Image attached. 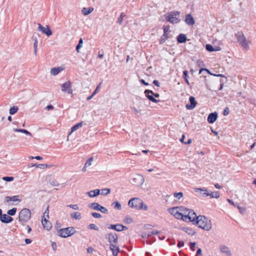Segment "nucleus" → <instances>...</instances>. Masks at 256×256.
Instances as JSON below:
<instances>
[{"mask_svg": "<svg viewBox=\"0 0 256 256\" xmlns=\"http://www.w3.org/2000/svg\"><path fill=\"white\" fill-rule=\"evenodd\" d=\"M214 45L209 44V52H212L214 51H218L221 50L220 46L214 45Z\"/></svg>", "mask_w": 256, "mask_h": 256, "instance_id": "24", "label": "nucleus"}, {"mask_svg": "<svg viewBox=\"0 0 256 256\" xmlns=\"http://www.w3.org/2000/svg\"><path fill=\"white\" fill-rule=\"evenodd\" d=\"M209 75H210L212 76H216V77H224V75L222 74H216L214 73H212V72L209 70L208 72Z\"/></svg>", "mask_w": 256, "mask_h": 256, "instance_id": "46", "label": "nucleus"}, {"mask_svg": "<svg viewBox=\"0 0 256 256\" xmlns=\"http://www.w3.org/2000/svg\"><path fill=\"white\" fill-rule=\"evenodd\" d=\"M198 216L193 210H190L187 215H184V220L186 221L188 220L190 222H192L194 223Z\"/></svg>", "mask_w": 256, "mask_h": 256, "instance_id": "13", "label": "nucleus"}, {"mask_svg": "<svg viewBox=\"0 0 256 256\" xmlns=\"http://www.w3.org/2000/svg\"><path fill=\"white\" fill-rule=\"evenodd\" d=\"M54 108V107L51 105V104H50V105H48L46 108V109L48 110H52Z\"/></svg>", "mask_w": 256, "mask_h": 256, "instance_id": "64", "label": "nucleus"}, {"mask_svg": "<svg viewBox=\"0 0 256 256\" xmlns=\"http://www.w3.org/2000/svg\"><path fill=\"white\" fill-rule=\"evenodd\" d=\"M190 235H193L195 234V232L191 229L187 228V230L186 231Z\"/></svg>", "mask_w": 256, "mask_h": 256, "instance_id": "58", "label": "nucleus"}, {"mask_svg": "<svg viewBox=\"0 0 256 256\" xmlns=\"http://www.w3.org/2000/svg\"><path fill=\"white\" fill-rule=\"evenodd\" d=\"M87 194L90 198H94L96 196V194L94 190H90L87 192Z\"/></svg>", "mask_w": 256, "mask_h": 256, "instance_id": "49", "label": "nucleus"}, {"mask_svg": "<svg viewBox=\"0 0 256 256\" xmlns=\"http://www.w3.org/2000/svg\"><path fill=\"white\" fill-rule=\"evenodd\" d=\"M183 78L184 80H186L188 78V72L186 70H185L183 72Z\"/></svg>", "mask_w": 256, "mask_h": 256, "instance_id": "59", "label": "nucleus"}, {"mask_svg": "<svg viewBox=\"0 0 256 256\" xmlns=\"http://www.w3.org/2000/svg\"><path fill=\"white\" fill-rule=\"evenodd\" d=\"M18 198H19L18 196H11V197L6 196L5 199L6 202H9V201L16 202L18 200H18Z\"/></svg>", "mask_w": 256, "mask_h": 256, "instance_id": "29", "label": "nucleus"}, {"mask_svg": "<svg viewBox=\"0 0 256 256\" xmlns=\"http://www.w3.org/2000/svg\"><path fill=\"white\" fill-rule=\"evenodd\" d=\"M118 244H110V250L113 251L117 248H120L117 246Z\"/></svg>", "mask_w": 256, "mask_h": 256, "instance_id": "42", "label": "nucleus"}, {"mask_svg": "<svg viewBox=\"0 0 256 256\" xmlns=\"http://www.w3.org/2000/svg\"><path fill=\"white\" fill-rule=\"evenodd\" d=\"M0 220L2 223L8 224L13 220V218L8 216V214H2L0 217Z\"/></svg>", "mask_w": 256, "mask_h": 256, "instance_id": "17", "label": "nucleus"}, {"mask_svg": "<svg viewBox=\"0 0 256 256\" xmlns=\"http://www.w3.org/2000/svg\"><path fill=\"white\" fill-rule=\"evenodd\" d=\"M218 113L216 112H212L209 114V123L212 124L218 118Z\"/></svg>", "mask_w": 256, "mask_h": 256, "instance_id": "21", "label": "nucleus"}, {"mask_svg": "<svg viewBox=\"0 0 256 256\" xmlns=\"http://www.w3.org/2000/svg\"><path fill=\"white\" fill-rule=\"evenodd\" d=\"M235 36L238 42L244 49L246 50H248L249 49V44H250V42L246 40V38L242 32H238L236 34Z\"/></svg>", "mask_w": 256, "mask_h": 256, "instance_id": "4", "label": "nucleus"}, {"mask_svg": "<svg viewBox=\"0 0 256 256\" xmlns=\"http://www.w3.org/2000/svg\"><path fill=\"white\" fill-rule=\"evenodd\" d=\"M184 22L188 26H193L195 23L194 20L190 14H186Z\"/></svg>", "mask_w": 256, "mask_h": 256, "instance_id": "18", "label": "nucleus"}, {"mask_svg": "<svg viewBox=\"0 0 256 256\" xmlns=\"http://www.w3.org/2000/svg\"><path fill=\"white\" fill-rule=\"evenodd\" d=\"M76 232V230L73 227H68L62 228L58 231L57 235L62 238H67L71 236Z\"/></svg>", "mask_w": 256, "mask_h": 256, "instance_id": "5", "label": "nucleus"}, {"mask_svg": "<svg viewBox=\"0 0 256 256\" xmlns=\"http://www.w3.org/2000/svg\"><path fill=\"white\" fill-rule=\"evenodd\" d=\"M176 40L178 43L182 44L186 42L187 38L184 34H180L176 37Z\"/></svg>", "mask_w": 256, "mask_h": 256, "instance_id": "20", "label": "nucleus"}, {"mask_svg": "<svg viewBox=\"0 0 256 256\" xmlns=\"http://www.w3.org/2000/svg\"><path fill=\"white\" fill-rule=\"evenodd\" d=\"M13 130L16 132H22L24 133L26 135H28L30 136H32L31 133L28 132V130L25 129H22V128H14L13 129Z\"/></svg>", "mask_w": 256, "mask_h": 256, "instance_id": "26", "label": "nucleus"}, {"mask_svg": "<svg viewBox=\"0 0 256 256\" xmlns=\"http://www.w3.org/2000/svg\"><path fill=\"white\" fill-rule=\"evenodd\" d=\"M83 44V40L82 38H80L78 41V43L76 46V50L77 52H80L79 50L82 47Z\"/></svg>", "mask_w": 256, "mask_h": 256, "instance_id": "38", "label": "nucleus"}, {"mask_svg": "<svg viewBox=\"0 0 256 256\" xmlns=\"http://www.w3.org/2000/svg\"><path fill=\"white\" fill-rule=\"evenodd\" d=\"M170 26H166L164 28V34L159 40V44H162L168 38V34L170 32Z\"/></svg>", "mask_w": 256, "mask_h": 256, "instance_id": "14", "label": "nucleus"}, {"mask_svg": "<svg viewBox=\"0 0 256 256\" xmlns=\"http://www.w3.org/2000/svg\"><path fill=\"white\" fill-rule=\"evenodd\" d=\"M220 251L224 254H225L228 256H230L232 254L230 248L226 246H220Z\"/></svg>", "mask_w": 256, "mask_h": 256, "instance_id": "19", "label": "nucleus"}, {"mask_svg": "<svg viewBox=\"0 0 256 256\" xmlns=\"http://www.w3.org/2000/svg\"><path fill=\"white\" fill-rule=\"evenodd\" d=\"M82 122H78V123L74 125L71 128L70 133H72V132H74V131L77 130L78 128H80L82 127Z\"/></svg>", "mask_w": 256, "mask_h": 256, "instance_id": "31", "label": "nucleus"}, {"mask_svg": "<svg viewBox=\"0 0 256 256\" xmlns=\"http://www.w3.org/2000/svg\"><path fill=\"white\" fill-rule=\"evenodd\" d=\"M110 192V188H104L102 190V192L100 194L106 196Z\"/></svg>", "mask_w": 256, "mask_h": 256, "instance_id": "40", "label": "nucleus"}, {"mask_svg": "<svg viewBox=\"0 0 256 256\" xmlns=\"http://www.w3.org/2000/svg\"><path fill=\"white\" fill-rule=\"evenodd\" d=\"M174 198L180 200L183 196V193L182 192H174Z\"/></svg>", "mask_w": 256, "mask_h": 256, "instance_id": "41", "label": "nucleus"}, {"mask_svg": "<svg viewBox=\"0 0 256 256\" xmlns=\"http://www.w3.org/2000/svg\"><path fill=\"white\" fill-rule=\"evenodd\" d=\"M94 10V8L90 7L88 8H84L82 9V12L84 16H87L90 14Z\"/></svg>", "mask_w": 256, "mask_h": 256, "instance_id": "28", "label": "nucleus"}, {"mask_svg": "<svg viewBox=\"0 0 256 256\" xmlns=\"http://www.w3.org/2000/svg\"><path fill=\"white\" fill-rule=\"evenodd\" d=\"M151 236H152V235H151V234H150V232H145L142 235V237L144 238H149V237H150Z\"/></svg>", "mask_w": 256, "mask_h": 256, "instance_id": "57", "label": "nucleus"}, {"mask_svg": "<svg viewBox=\"0 0 256 256\" xmlns=\"http://www.w3.org/2000/svg\"><path fill=\"white\" fill-rule=\"evenodd\" d=\"M16 210H17V208H14L12 209L8 210L7 212V214L8 216H14L16 212Z\"/></svg>", "mask_w": 256, "mask_h": 256, "instance_id": "37", "label": "nucleus"}, {"mask_svg": "<svg viewBox=\"0 0 256 256\" xmlns=\"http://www.w3.org/2000/svg\"><path fill=\"white\" fill-rule=\"evenodd\" d=\"M93 161V158H90L86 162L84 165L85 167H88L92 164V162Z\"/></svg>", "mask_w": 256, "mask_h": 256, "instance_id": "43", "label": "nucleus"}, {"mask_svg": "<svg viewBox=\"0 0 256 256\" xmlns=\"http://www.w3.org/2000/svg\"><path fill=\"white\" fill-rule=\"evenodd\" d=\"M144 93L145 94L146 97L149 100L155 103H157L159 102V100H157L155 98H154L153 95H152V94H150V92H146V90H144Z\"/></svg>", "mask_w": 256, "mask_h": 256, "instance_id": "22", "label": "nucleus"}, {"mask_svg": "<svg viewBox=\"0 0 256 256\" xmlns=\"http://www.w3.org/2000/svg\"><path fill=\"white\" fill-rule=\"evenodd\" d=\"M88 228L90 230H98V228L94 224H91L88 225Z\"/></svg>", "mask_w": 256, "mask_h": 256, "instance_id": "45", "label": "nucleus"}, {"mask_svg": "<svg viewBox=\"0 0 256 256\" xmlns=\"http://www.w3.org/2000/svg\"><path fill=\"white\" fill-rule=\"evenodd\" d=\"M196 245V243L195 242H190V248L192 250V251L195 250Z\"/></svg>", "mask_w": 256, "mask_h": 256, "instance_id": "51", "label": "nucleus"}, {"mask_svg": "<svg viewBox=\"0 0 256 256\" xmlns=\"http://www.w3.org/2000/svg\"><path fill=\"white\" fill-rule=\"evenodd\" d=\"M70 216L72 218L76 220H80L81 218V214L79 212H74L70 214Z\"/></svg>", "mask_w": 256, "mask_h": 256, "instance_id": "32", "label": "nucleus"}, {"mask_svg": "<svg viewBox=\"0 0 256 256\" xmlns=\"http://www.w3.org/2000/svg\"><path fill=\"white\" fill-rule=\"evenodd\" d=\"M125 16H126V14H124V12H122L120 14L119 18L117 22L120 25L122 24V20H123V18Z\"/></svg>", "mask_w": 256, "mask_h": 256, "instance_id": "39", "label": "nucleus"}, {"mask_svg": "<svg viewBox=\"0 0 256 256\" xmlns=\"http://www.w3.org/2000/svg\"><path fill=\"white\" fill-rule=\"evenodd\" d=\"M144 181V179L143 176L140 174H134L131 180L132 184L136 186H140Z\"/></svg>", "mask_w": 256, "mask_h": 256, "instance_id": "7", "label": "nucleus"}, {"mask_svg": "<svg viewBox=\"0 0 256 256\" xmlns=\"http://www.w3.org/2000/svg\"><path fill=\"white\" fill-rule=\"evenodd\" d=\"M152 83L156 86H158V87L160 86V82L158 80H154L153 81Z\"/></svg>", "mask_w": 256, "mask_h": 256, "instance_id": "62", "label": "nucleus"}, {"mask_svg": "<svg viewBox=\"0 0 256 256\" xmlns=\"http://www.w3.org/2000/svg\"><path fill=\"white\" fill-rule=\"evenodd\" d=\"M149 92L152 94V95H153L155 98H158L160 96V94L158 93H154V92L152 90H146V92Z\"/></svg>", "mask_w": 256, "mask_h": 256, "instance_id": "47", "label": "nucleus"}, {"mask_svg": "<svg viewBox=\"0 0 256 256\" xmlns=\"http://www.w3.org/2000/svg\"><path fill=\"white\" fill-rule=\"evenodd\" d=\"M209 196L211 198H218L220 197V194L218 192H212L209 193Z\"/></svg>", "mask_w": 256, "mask_h": 256, "instance_id": "35", "label": "nucleus"}, {"mask_svg": "<svg viewBox=\"0 0 256 256\" xmlns=\"http://www.w3.org/2000/svg\"><path fill=\"white\" fill-rule=\"evenodd\" d=\"M119 252H120V248H117V249L112 251L113 256H118Z\"/></svg>", "mask_w": 256, "mask_h": 256, "instance_id": "56", "label": "nucleus"}, {"mask_svg": "<svg viewBox=\"0 0 256 256\" xmlns=\"http://www.w3.org/2000/svg\"><path fill=\"white\" fill-rule=\"evenodd\" d=\"M229 112H230V110H229L228 108L226 107V108H224V112H223V114H224V116H227V115H228V114H229Z\"/></svg>", "mask_w": 256, "mask_h": 256, "instance_id": "55", "label": "nucleus"}, {"mask_svg": "<svg viewBox=\"0 0 256 256\" xmlns=\"http://www.w3.org/2000/svg\"><path fill=\"white\" fill-rule=\"evenodd\" d=\"M61 88L62 90L64 92H67L68 94H72V84L70 80L62 84Z\"/></svg>", "mask_w": 256, "mask_h": 256, "instance_id": "11", "label": "nucleus"}, {"mask_svg": "<svg viewBox=\"0 0 256 256\" xmlns=\"http://www.w3.org/2000/svg\"><path fill=\"white\" fill-rule=\"evenodd\" d=\"M96 194V196L100 194V190L99 189H96L94 190Z\"/></svg>", "mask_w": 256, "mask_h": 256, "instance_id": "63", "label": "nucleus"}, {"mask_svg": "<svg viewBox=\"0 0 256 256\" xmlns=\"http://www.w3.org/2000/svg\"><path fill=\"white\" fill-rule=\"evenodd\" d=\"M28 166L29 167L36 166V168H38L41 169H44L46 168L50 167L47 164H30V165H29Z\"/></svg>", "mask_w": 256, "mask_h": 256, "instance_id": "25", "label": "nucleus"}, {"mask_svg": "<svg viewBox=\"0 0 256 256\" xmlns=\"http://www.w3.org/2000/svg\"><path fill=\"white\" fill-rule=\"evenodd\" d=\"M106 238L108 240L110 244H118V236L116 233L110 232L106 236Z\"/></svg>", "mask_w": 256, "mask_h": 256, "instance_id": "12", "label": "nucleus"}, {"mask_svg": "<svg viewBox=\"0 0 256 256\" xmlns=\"http://www.w3.org/2000/svg\"><path fill=\"white\" fill-rule=\"evenodd\" d=\"M238 208L239 210V212L240 214H244L246 212V208L240 206H238Z\"/></svg>", "mask_w": 256, "mask_h": 256, "instance_id": "53", "label": "nucleus"}, {"mask_svg": "<svg viewBox=\"0 0 256 256\" xmlns=\"http://www.w3.org/2000/svg\"><path fill=\"white\" fill-rule=\"evenodd\" d=\"M62 70L60 67L53 68L50 70V73L52 75L56 76Z\"/></svg>", "mask_w": 256, "mask_h": 256, "instance_id": "27", "label": "nucleus"}, {"mask_svg": "<svg viewBox=\"0 0 256 256\" xmlns=\"http://www.w3.org/2000/svg\"><path fill=\"white\" fill-rule=\"evenodd\" d=\"M92 216L94 218H102V215L98 212H93L91 214Z\"/></svg>", "mask_w": 256, "mask_h": 256, "instance_id": "50", "label": "nucleus"}, {"mask_svg": "<svg viewBox=\"0 0 256 256\" xmlns=\"http://www.w3.org/2000/svg\"><path fill=\"white\" fill-rule=\"evenodd\" d=\"M50 183L52 186H58L59 185L58 182L55 180H50Z\"/></svg>", "mask_w": 256, "mask_h": 256, "instance_id": "48", "label": "nucleus"}, {"mask_svg": "<svg viewBox=\"0 0 256 256\" xmlns=\"http://www.w3.org/2000/svg\"><path fill=\"white\" fill-rule=\"evenodd\" d=\"M180 15V12L173 10L167 12L165 14L164 16L166 22L172 24H176L180 21V19L179 18Z\"/></svg>", "mask_w": 256, "mask_h": 256, "instance_id": "1", "label": "nucleus"}, {"mask_svg": "<svg viewBox=\"0 0 256 256\" xmlns=\"http://www.w3.org/2000/svg\"><path fill=\"white\" fill-rule=\"evenodd\" d=\"M2 180L4 181L10 182L14 180V178L13 176H4L2 178Z\"/></svg>", "mask_w": 256, "mask_h": 256, "instance_id": "44", "label": "nucleus"}, {"mask_svg": "<svg viewBox=\"0 0 256 256\" xmlns=\"http://www.w3.org/2000/svg\"><path fill=\"white\" fill-rule=\"evenodd\" d=\"M112 206H113L114 208L118 210H120L122 208L120 204L118 201L114 202H112Z\"/></svg>", "mask_w": 256, "mask_h": 256, "instance_id": "33", "label": "nucleus"}, {"mask_svg": "<svg viewBox=\"0 0 256 256\" xmlns=\"http://www.w3.org/2000/svg\"><path fill=\"white\" fill-rule=\"evenodd\" d=\"M68 207H70L74 210H78V204H69V205H68Z\"/></svg>", "mask_w": 256, "mask_h": 256, "instance_id": "52", "label": "nucleus"}, {"mask_svg": "<svg viewBox=\"0 0 256 256\" xmlns=\"http://www.w3.org/2000/svg\"><path fill=\"white\" fill-rule=\"evenodd\" d=\"M194 190L196 192H199L200 194L204 196H208V192L206 189H202L200 188H194Z\"/></svg>", "mask_w": 256, "mask_h": 256, "instance_id": "23", "label": "nucleus"}, {"mask_svg": "<svg viewBox=\"0 0 256 256\" xmlns=\"http://www.w3.org/2000/svg\"><path fill=\"white\" fill-rule=\"evenodd\" d=\"M48 207L46 210L44 214L43 218H42V223L44 228L45 230H50L52 228V225L51 223L50 222H48L46 220V218L45 217V216L46 215V216L48 218H49L48 212H47L48 210Z\"/></svg>", "mask_w": 256, "mask_h": 256, "instance_id": "8", "label": "nucleus"}, {"mask_svg": "<svg viewBox=\"0 0 256 256\" xmlns=\"http://www.w3.org/2000/svg\"><path fill=\"white\" fill-rule=\"evenodd\" d=\"M38 30L40 31H41L42 33L46 34L48 36H50L52 34V31L48 26H46V27H44L40 24H38Z\"/></svg>", "mask_w": 256, "mask_h": 256, "instance_id": "15", "label": "nucleus"}, {"mask_svg": "<svg viewBox=\"0 0 256 256\" xmlns=\"http://www.w3.org/2000/svg\"><path fill=\"white\" fill-rule=\"evenodd\" d=\"M184 246V242L183 241H178L177 246L178 248H180Z\"/></svg>", "mask_w": 256, "mask_h": 256, "instance_id": "60", "label": "nucleus"}, {"mask_svg": "<svg viewBox=\"0 0 256 256\" xmlns=\"http://www.w3.org/2000/svg\"><path fill=\"white\" fill-rule=\"evenodd\" d=\"M168 212L173 215L176 218L184 220V215L178 210V208L174 207L168 209Z\"/></svg>", "mask_w": 256, "mask_h": 256, "instance_id": "10", "label": "nucleus"}, {"mask_svg": "<svg viewBox=\"0 0 256 256\" xmlns=\"http://www.w3.org/2000/svg\"><path fill=\"white\" fill-rule=\"evenodd\" d=\"M128 205L132 208L146 210L148 206L144 204L142 201L138 198H132L128 202Z\"/></svg>", "mask_w": 256, "mask_h": 256, "instance_id": "2", "label": "nucleus"}, {"mask_svg": "<svg viewBox=\"0 0 256 256\" xmlns=\"http://www.w3.org/2000/svg\"><path fill=\"white\" fill-rule=\"evenodd\" d=\"M88 207L92 208V209L98 210L101 212L102 213L108 214V210L105 207L100 206L97 202H93L88 204Z\"/></svg>", "mask_w": 256, "mask_h": 256, "instance_id": "9", "label": "nucleus"}, {"mask_svg": "<svg viewBox=\"0 0 256 256\" xmlns=\"http://www.w3.org/2000/svg\"><path fill=\"white\" fill-rule=\"evenodd\" d=\"M31 218V212L28 208H24L22 209L18 214V220L21 224H24L28 222Z\"/></svg>", "mask_w": 256, "mask_h": 256, "instance_id": "3", "label": "nucleus"}, {"mask_svg": "<svg viewBox=\"0 0 256 256\" xmlns=\"http://www.w3.org/2000/svg\"><path fill=\"white\" fill-rule=\"evenodd\" d=\"M202 72H205L206 74H208V68H201L199 70V74H201Z\"/></svg>", "mask_w": 256, "mask_h": 256, "instance_id": "54", "label": "nucleus"}, {"mask_svg": "<svg viewBox=\"0 0 256 256\" xmlns=\"http://www.w3.org/2000/svg\"><path fill=\"white\" fill-rule=\"evenodd\" d=\"M194 224H196L199 228L208 230L207 228L206 218L202 216H198Z\"/></svg>", "mask_w": 256, "mask_h": 256, "instance_id": "6", "label": "nucleus"}, {"mask_svg": "<svg viewBox=\"0 0 256 256\" xmlns=\"http://www.w3.org/2000/svg\"><path fill=\"white\" fill-rule=\"evenodd\" d=\"M189 101L190 103L186 104V107L188 110H192L196 105V102L195 100L194 97L190 96L189 98Z\"/></svg>", "mask_w": 256, "mask_h": 256, "instance_id": "16", "label": "nucleus"}, {"mask_svg": "<svg viewBox=\"0 0 256 256\" xmlns=\"http://www.w3.org/2000/svg\"><path fill=\"white\" fill-rule=\"evenodd\" d=\"M34 40V54L35 56L36 55L38 50V41L36 38H33Z\"/></svg>", "mask_w": 256, "mask_h": 256, "instance_id": "36", "label": "nucleus"}, {"mask_svg": "<svg viewBox=\"0 0 256 256\" xmlns=\"http://www.w3.org/2000/svg\"><path fill=\"white\" fill-rule=\"evenodd\" d=\"M151 235H156V234H157L159 233V232L156 230H154L150 232Z\"/></svg>", "mask_w": 256, "mask_h": 256, "instance_id": "61", "label": "nucleus"}, {"mask_svg": "<svg viewBox=\"0 0 256 256\" xmlns=\"http://www.w3.org/2000/svg\"><path fill=\"white\" fill-rule=\"evenodd\" d=\"M18 110V108L16 106H13L10 109V114L12 115L14 114Z\"/></svg>", "mask_w": 256, "mask_h": 256, "instance_id": "34", "label": "nucleus"}, {"mask_svg": "<svg viewBox=\"0 0 256 256\" xmlns=\"http://www.w3.org/2000/svg\"><path fill=\"white\" fill-rule=\"evenodd\" d=\"M120 224H110V226L108 227L109 229L114 230L117 232H120Z\"/></svg>", "mask_w": 256, "mask_h": 256, "instance_id": "30", "label": "nucleus"}]
</instances>
